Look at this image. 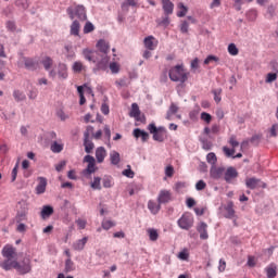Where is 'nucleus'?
<instances>
[{"label":"nucleus","instance_id":"nucleus-14","mask_svg":"<svg viewBox=\"0 0 278 278\" xmlns=\"http://www.w3.org/2000/svg\"><path fill=\"white\" fill-rule=\"evenodd\" d=\"M105 157H108V150L104 147H99L96 150V160L98 164H103L105 162Z\"/></svg>","mask_w":278,"mask_h":278},{"label":"nucleus","instance_id":"nucleus-1","mask_svg":"<svg viewBox=\"0 0 278 278\" xmlns=\"http://www.w3.org/2000/svg\"><path fill=\"white\" fill-rule=\"evenodd\" d=\"M83 55L88 62H93V64H98V68L100 71H104L105 66H108V62H110L109 56L101 58L99 51L89 48L83 50Z\"/></svg>","mask_w":278,"mask_h":278},{"label":"nucleus","instance_id":"nucleus-46","mask_svg":"<svg viewBox=\"0 0 278 278\" xmlns=\"http://www.w3.org/2000/svg\"><path fill=\"white\" fill-rule=\"evenodd\" d=\"M91 188H93L94 190H101V177H94L91 184Z\"/></svg>","mask_w":278,"mask_h":278},{"label":"nucleus","instance_id":"nucleus-38","mask_svg":"<svg viewBox=\"0 0 278 278\" xmlns=\"http://www.w3.org/2000/svg\"><path fill=\"white\" fill-rule=\"evenodd\" d=\"M41 64H43V68L46 71H49V68H51L53 66V59H51L50 56H46L42 61Z\"/></svg>","mask_w":278,"mask_h":278},{"label":"nucleus","instance_id":"nucleus-10","mask_svg":"<svg viewBox=\"0 0 278 278\" xmlns=\"http://www.w3.org/2000/svg\"><path fill=\"white\" fill-rule=\"evenodd\" d=\"M143 43L148 51H155V49H157L159 41L155 39V37L148 36L144 38Z\"/></svg>","mask_w":278,"mask_h":278},{"label":"nucleus","instance_id":"nucleus-49","mask_svg":"<svg viewBox=\"0 0 278 278\" xmlns=\"http://www.w3.org/2000/svg\"><path fill=\"white\" fill-rule=\"evenodd\" d=\"M265 81L266 84H273V81H277V73H268Z\"/></svg>","mask_w":278,"mask_h":278},{"label":"nucleus","instance_id":"nucleus-28","mask_svg":"<svg viewBox=\"0 0 278 278\" xmlns=\"http://www.w3.org/2000/svg\"><path fill=\"white\" fill-rule=\"evenodd\" d=\"M75 15L79 18V21H86V9L84 7H77L75 9Z\"/></svg>","mask_w":278,"mask_h":278},{"label":"nucleus","instance_id":"nucleus-57","mask_svg":"<svg viewBox=\"0 0 278 278\" xmlns=\"http://www.w3.org/2000/svg\"><path fill=\"white\" fill-rule=\"evenodd\" d=\"M237 177H238V175H225L224 179H225V181H227V184H233V181H236Z\"/></svg>","mask_w":278,"mask_h":278},{"label":"nucleus","instance_id":"nucleus-16","mask_svg":"<svg viewBox=\"0 0 278 278\" xmlns=\"http://www.w3.org/2000/svg\"><path fill=\"white\" fill-rule=\"evenodd\" d=\"M197 231L200 233L201 240H207V238H210V235H207V224L205 222L199 224Z\"/></svg>","mask_w":278,"mask_h":278},{"label":"nucleus","instance_id":"nucleus-42","mask_svg":"<svg viewBox=\"0 0 278 278\" xmlns=\"http://www.w3.org/2000/svg\"><path fill=\"white\" fill-rule=\"evenodd\" d=\"M235 1V8L238 12L242 10V3H251L253 0H233Z\"/></svg>","mask_w":278,"mask_h":278},{"label":"nucleus","instance_id":"nucleus-54","mask_svg":"<svg viewBox=\"0 0 278 278\" xmlns=\"http://www.w3.org/2000/svg\"><path fill=\"white\" fill-rule=\"evenodd\" d=\"M206 187H207V184H205L203 180H199L195 184V190L198 191L205 190Z\"/></svg>","mask_w":278,"mask_h":278},{"label":"nucleus","instance_id":"nucleus-44","mask_svg":"<svg viewBox=\"0 0 278 278\" xmlns=\"http://www.w3.org/2000/svg\"><path fill=\"white\" fill-rule=\"evenodd\" d=\"M223 151L226 155V157H233V155H236V149H229L228 147H224Z\"/></svg>","mask_w":278,"mask_h":278},{"label":"nucleus","instance_id":"nucleus-30","mask_svg":"<svg viewBox=\"0 0 278 278\" xmlns=\"http://www.w3.org/2000/svg\"><path fill=\"white\" fill-rule=\"evenodd\" d=\"M53 214V206L51 205H45L41 210V217L42 218H49Z\"/></svg>","mask_w":278,"mask_h":278},{"label":"nucleus","instance_id":"nucleus-45","mask_svg":"<svg viewBox=\"0 0 278 278\" xmlns=\"http://www.w3.org/2000/svg\"><path fill=\"white\" fill-rule=\"evenodd\" d=\"M110 71H111L114 75H116V74L119 73V71H121V65H118V63H116V62H112V63H110Z\"/></svg>","mask_w":278,"mask_h":278},{"label":"nucleus","instance_id":"nucleus-9","mask_svg":"<svg viewBox=\"0 0 278 278\" xmlns=\"http://www.w3.org/2000/svg\"><path fill=\"white\" fill-rule=\"evenodd\" d=\"M18 262L14 261L13 258H5L4 261H0V268L3 270H12V268L16 270Z\"/></svg>","mask_w":278,"mask_h":278},{"label":"nucleus","instance_id":"nucleus-6","mask_svg":"<svg viewBox=\"0 0 278 278\" xmlns=\"http://www.w3.org/2000/svg\"><path fill=\"white\" fill-rule=\"evenodd\" d=\"M211 173L212 175H238V172H236V168L233 167L225 168V166L223 165H219V166L214 165L213 167H211Z\"/></svg>","mask_w":278,"mask_h":278},{"label":"nucleus","instance_id":"nucleus-8","mask_svg":"<svg viewBox=\"0 0 278 278\" xmlns=\"http://www.w3.org/2000/svg\"><path fill=\"white\" fill-rule=\"evenodd\" d=\"M84 162H86L87 165V173H89V175H92V173H97V161L94 160V156L92 155H86L84 157Z\"/></svg>","mask_w":278,"mask_h":278},{"label":"nucleus","instance_id":"nucleus-59","mask_svg":"<svg viewBox=\"0 0 278 278\" xmlns=\"http://www.w3.org/2000/svg\"><path fill=\"white\" fill-rule=\"evenodd\" d=\"M190 25L188 24V22H182L180 25V31L182 34H188V29H189Z\"/></svg>","mask_w":278,"mask_h":278},{"label":"nucleus","instance_id":"nucleus-63","mask_svg":"<svg viewBox=\"0 0 278 278\" xmlns=\"http://www.w3.org/2000/svg\"><path fill=\"white\" fill-rule=\"evenodd\" d=\"M56 116H58L61 121H66V118H68V115H66V113H64V111H62V110L58 111Z\"/></svg>","mask_w":278,"mask_h":278},{"label":"nucleus","instance_id":"nucleus-20","mask_svg":"<svg viewBox=\"0 0 278 278\" xmlns=\"http://www.w3.org/2000/svg\"><path fill=\"white\" fill-rule=\"evenodd\" d=\"M14 253H16V249H14L12 245H5L2 249V256L5 258H14Z\"/></svg>","mask_w":278,"mask_h":278},{"label":"nucleus","instance_id":"nucleus-23","mask_svg":"<svg viewBox=\"0 0 278 278\" xmlns=\"http://www.w3.org/2000/svg\"><path fill=\"white\" fill-rule=\"evenodd\" d=\"M73 73H84L86 71V65L81 61H75L72 65Z\"/></svg>","mask_w":278,"mask_h":278},{"label":"nucleus","instance_id":"nucleus-61","mask_svg":"<svg viewBox=\"0 0 278 278\" xmlns=\"http://www.w3.org/2000/svg\"><path fill=\"white\" fill-rule=\"evenodd\" d=\"M112 178H110V177H106V178H104L103 179V187L104 188H112Z\"/></svg>","mask_w":278,"mask_h":278},{"label":"nucleus","instance_id":"nucleus-27","mask_svg":"<svg viewBox=\"0 0 278 278\" xmlns=\"http://www.w3.org/2000/svg\"><path fill=\"white\" fill-rule=\"evenodd\" d=\"M161 207L162 206H161L160 202L159 203H155L153 201L148 202V210H150V212L152 214H157V212H160Z\"/></svg>","mask_w":278,"mask_h":278},{"label":"nucleus","instance_id":"nucleus-17","mask_svg":"<svg viewBox=\"0 0 278 278\" xmlns=\"http://www.w3.org/2000/svg\"><path fill=\"white\" fill-rule=\"evenodd\" d=\"M132 136L135 138H141V142H147L149 140V132L140 129V128H136L134 131H132Z\"/></svg>","mask_w":278,"mask_h":278},{"label":"nucleus","instance_id":"nucleus-39","mask_svg":"<svg viewBox=\"0 0 278 278\" xmlns=\"http://www.w3.org/2000/svg\"><path fill=\"white\" fill-rule=\"evenodd\" d=\"M75 270V263L71 258L65 261V273H73Z\"/></svg>","mask_w":278,"mask_h":278},{"label":"nucleus","instance_id":"nucleus-56","mask_svg":"<svg viewBox=\"0 0 278 278\" xmlns=\"http://www.w3.org/2000/svg\"><path fill=\"white\" fill-rule=\"evenodd\" d=\"M178 257L179 260H182L184 262H186L190 257V254L188 253V251L184 250L179 252Z\"/></svg>","mask_w":278,"mask_h":278},{"label":"nucleus","instance_id":"nucleus-52","mask_svg":"<svg viewBox=\"0 0 278 278\" xmlns=\"http://www.w3.org/2000/svg\"><path fill=\"white\" fill-rule=\"evenodd\" d=\"M201 118L204 121V123H207V125L212 123V115L210 113H201Z\"/></svg>","mask_w":278,"mask_h":278},{"label":"nucleus","instance_id":"nucleus-43","mask_svg":"<svg viewBox=\"0 0 278 278\" xmlns=\"http://www.w3.org/2000/svg\"><path fill=\"white\" fill-rule=\"evenodd\" d=\"M15 218L16 223H22V220H25V218H27V211H18Z\"/></svg>","mask_w":278,"mask_h":278},{"label":"nucleus","instance_id":"nucleus-35","mask_svg":"<svg viewBox=\"0 0 278 278\" xmlns=\"http://www.w3.org/2000/svg\"><path fill=\"white\" fill-rule=\"evenodd\" d=\"M147 231L152 242L157 241V238H160V233H157V230L155 228H149Z\"/></svg>","mask_w":278,"mask_h":278},{"label":"nucleus","instance_id":"nucleus-64","mask_svg":"<svg viewBox=\"0 0 278 278\" xmlns=\"http://www.w3.org/2000/svg\"><path fill=\"white\" fill-rule=\"evenodd\" d=\"M186 203L187 207H194V205H197V201H194L192 198H188Z\"/></svg>","mask_w":278,"mask_h":278},{"label":"nucleus","instance_id":"nucleus-2","mask_svg":"<svg viewBox=\"0 0 278 278\" xmlns=\"http://www.w3.org/2000/svg\"><path fill=\"white\" fill-rule=\"evenodd\" d=\"M168 75L172 81H180V84H186L190 73L186 72L184 65H176L169 70Z\"/></svg>","mask_w":278,"mask_h":278},{"label":"nucleus","instance_id":"nucleus-21","mask_svg":"<svg viewBox=\"0 0 278 278\" xmlns=\"http://www.w3.org/2000/svg\"><path fill=\"white\" fill-rule=\"evenodd\" d=\"M24 66L27 71H36L38 68V61L34 59H25Z\"/></svg>","mask_w":278,"mask_h":278},{"label":"nucleus","instance_id":"nucleus-24","mask_svg":"<svg viewBox=\"0 0 278 278\" xmlns=\"http://www.w3.org/2000/svg\"><path fill=\"white\" fill-rule=\"evenodd\" d=\"M162 3L165 14H172L175 9V4H173L170 0H163Z\"/></svg>","mask_w":278,"mask_h":278},{"label":"nucleus","instance_id":"nucleus-31","mask_svg":"<svg viewBox=\"0 0 278 278\" xmlns=\"http://www.w3.org/2000/svg\"><path fill=\"white\" fill-rule=\"evenodd\" d=\"M206 162L207 164H211V168L213 166H216V162H218V157L216 156V153L211 152L206 155Z\"/></svg>","mask_w":278,"mask_h":278},{"label":"nucleus","instance_id":"nucleus-40","mask_svg":"<svg viewBox=\"0 0 278 278\" xmlns=\"http://www.w3.org/2000/svg\"><path fill=\"white\" fill-rule=\"evenodd\" d=\"M213 94L215 103H220V101L223 100V98L220 97V94H223V89H214Z\"/></svg>","mask_w":278,"mask_h":278},{"label":"nucleus","instance_id":"nucleus-26","mask_svg":"<svg viewBox=\"0 0 278 278\" xmlns=\"http://www.w3.org/2000/svg\"><path fill=\"white\" fill-rule=\"evenodd\" d=\"M177 112H179V106H177L175 103H172L166 114L167 121H172L173 115L177 114Z\"/></svg>","mask_w":278,"mask_h":278},{"label":"nucleus","instance_id":"nucleus-4","mask_svg":"<svg viewBox=\"0 0 278 278\" xmlns=\"http://www.w3.org/2000/svg\"><path fill=\"white\" fill-rule=\"evenodd\" d=\"M148 131L153 134V140L156 142H164V134H166V128L155 126V124H149Z\"/></svg>","mask_w":278,"mask_h":278},{"label":"nucleus","instance_id":"nucleus-22","mask_svg":"<svg viewBox=\"0 0 278 278\" xmlns=\"http://www.w3.org/2000/svg\"><path fill=\"white\" fill-rule=\"evenodd\" d=\"M88 242V237H84L80 240H77L76 242L73 243V249L74 251H84V248L86 247Z\"/></svg>","mask_w":278,"mask_h":278},{"label":"nucleus","instance_id":"nucleus-48","mask_svg":"<svg viewBox=\"0 0 278 278\" xmlns=\"http://www.w3.org/2000/svg\"><path fill=\"white\" fill-rule=\"evenodd\" d=\"M115 223L112 220H103L102 222V228L105 229V231H108L109 229H112V227H115Z\"/></svg>","mask_w":278,"mask_h":278},{"label":"nucleus","instance_id":"nucleus-60","mask_svg":"<svg viewBox=\"0 0 278 278\" xmlns=\"http://www.w3.org/2000/svg\"><path fill=\"white\" fill-rule=\"evenodd\" d=\"M225 268H227V263L222 258L219 260V266H218L219 273H225Z\"/></svg>","mask_w":278,"mask_h":278},{"label":"nucleus","instance_id":"nucleus-18","mask_svg":"<svg viewBox=\"0 0 278 278\" xmlns=\"http://www.w3.org/2000/svg\"><path fill=\"white\" fill-rule=\"evenodd\" d=\"M224 210L226 212L225 218H229L230 220L233 219V217L236 216V210H233V202H228Z\"/></svg>","mask_w":278,"mask_h":278},{"label":"nucleus","instance_id":"nucleus-34","mask_svg":"<svg viewBox=\"0 0 278 278\" xmlns=\"http://www.w3.org/2000/svg\"><path fill=\"white\" fill-rule=\"evenodd\" d=\"M178 12H177V16L179 18H184V16H186V14H188V7L184 5L182 2L178 3Z\"/></svg>","mask_w":278,"mask_h":278},{"label":"nucleus","instance_id":"nucleus-15","mask_svg":"<svg viewBox=\"0 0 278 278\" xmlns=\"http://www.w3.org/2000/svg\"><path fill=\"white\" fill-rule=\"evenodd\" d=\"M37 187H36V193L37 194H45L47 190V178L45 177H38L37 178Z\"/></svg>","mask_w":278,"mask_h":278},{"label":"nucleus","instance_id":"nucleus-55","mask_svg":"<svg viewBox=\"0 0 278 278\" xmlns=\"http://www.w3.org/2000/svg\"><path fill=\"white\" fill-rule=\"evenodd\" d=\"M63 168H66V161H61L55 165V170L62 173Z\"/></svg>","mask_w":278,"mask_h":278},{"label":"nucleus","instance_id":"nucleus-32","mask_svg":"<svg viewBox=\"0 0 278 278\" xmlns=\"http://www.w3.org/2000/svg\"><path fill=\"white\" fill-rule=\"evenodd\" d=\"M50 149L52 153H62V151H64V144H61L58 141H54L52 142Z\"/></svg>","mask_w":278,"mask_h":278},{"label":"nucleus","instance_id":"nucleus-11","mask_svg":"<svg viewBox=\"0 0 278 278\" xmlns=\"http://www.w3.org/2000/svg\"><path fill=\"white\" fill-rule=\"evenodd\" d=\"M170 201H173V195L170 194V191L162 190L159 194L157 203L162 205V204L170 203Z\"/></svg>","mask_w":278,"mask_h":278},{"label":"nucleus","instance_id":"nucleus-19","mask_svg":"<svg viewBox=\"0 0 278 278\" xmlns=\"http://www.w3.org/2000/svg\"><path fill=\"white\" fill-rule=\"evenodd\" d=\"M58 75L60 79H66L68 77V66L64 63H60L58 67Z\"/></svg>","mask_w":278,"mask_h":278},{"label":"nucleus","instance_id":"nucleus-13","mask_svg":"<svg viewBox=\"0 0 278 278\" xmlns=\"http://www.w3.org/2000/svg\"><path fill=\"white\" fill-rule=\"evenodd\" d=\"M84 147L86 153H92V149H94V143L90 140V132L88 130L84 132Z\"/></svg>","mask_w":278,"mask_h":278},{"label":"nucleus","instance_id":"nucleus-25","mask_svg":"<svg viewBox=\"0 0 278 278\" xmlns=\"http://www.w3.org/2000/svg\"><path fill=\"white\" fill-rule=\"evenodd\" d=\"M110 160H111V164H113V166H118V164L121 163V153H118L116 151H112L110 153Z\"/></svg>","mask_w":278,"mask_h":278},{"label":"nucleus","instance_id":"nucleus-37","mask_svg":"<svg viewBox=\"0 0 278 278\" xmlns=\"http://www.w3.org/2000/svg\"><path fill=\"white\" fill-rule=\"evenodd\" d=\"M13 97H14L15 101H17V102L25 101L27 99L25 93L20 90L13 91Z\"/></svg>","mask_w":278,"mask_h":278},{"label":"nucleus","instance_id":"nucleus-29","mask_svg":"<svg viewBox=\"0 0 278 278\" xmlns=\"http://www.w3.org/2000/svg\"><path fill=\"white\" fill-rule=\"evenodd\" d=\"M266 274L267 278H275L277 277V266L275 264H271L270 266L266 267Z\"/></svg>","mask_w":278,"mask_h":278},{"label":"nucleus","instance_id":"nucleus-58","mask_svg":"<svg viewBox=\"0 0 278 278\" xmlns=\"http://www.w3.org/2000/svg\"><path fill=\"white\" fill-rule=\"evenodd\" d=\"M197 68H199V58H195L191 61V71L197 73Z\"/></svg>","mask_w":278,"mask_h":278},{"label":"nucleus","instance_id":"nucleus-12","mask_svg":"<svg viewBox=\"0 0 278 278\" xmlns=\"http://www.w3.org/2000/svg\"><path fill=\"white\" fill-rule=\"evenodd\" d=\"M97 48L103 55H100V58H108V53H110V43L103 39H100L97 43Z\"/></svg>","mask_w":278,"mask_h":278},{"label":"nucleus","instance_id":"nucleus-47","mask_svg":"<svg viewBox=\"0 0 278 278\" xmlns=\"http://www.w3.org/2000/svg\"><path fill=\"white\" fill-rule=\"evenodd\" d=\"M91 31H94V25L90 22H87L84 26V34H91Z\"/></svg>","mask_w":278,"mask_h":278},{"label":"nucleus","instance_id":"nucleus-33","mask_svg":"<svg viewBox=\"0 0 278 278\" xmlns=\"http://www.w3.org/2000/svg\"><path fill=\"white\" fill-rule=\"evenodd\" d=\"M130 116L132 118H139L140 117V108L138 106V103H132L131 104Z\"/></svg>","mask_w":278,"mask_h":278},{"label":"nucleus","instance_id":"nucleus-62","mask_svg":"<svg viewBox=\"0 0 278 278\" xmlns=\"http://www.w3.org/2000/svg\"><path fill=\"white\" fill-rule=\"evenodd\" d=\"M211 62H218V58H216L215 55H208V56L204 60V64H210Z\"/></svg>","mask_w":278,"mask_h":278},{"label":"nucleus","instance_id":"nucleus-36","mask_svg":"<svg viewBox=\"0 0 278 278\" xmlns=\"http://www.w3.org/2000/svg\"><path fill=\"white\" fill-rule=\"evenodd\" d=\"M80 25L77 21H74L71 25V34L72 36H79Z\"/></svg>","mask_w":278,"mask_h":278},{"label":"nucleus","instance_id":"nucleus-50","mask_svg":"<svg viewBox=\"0 0 278 278\" xmlns=\"http://www.w3.org/2000/svg\"><path fill=\"white\" fill-rule=\"evenodd\" d=\"M212 147H213V144L210 140H207V139L202 140V149H204V151L212 150Z\"/></svg>","mask_w":278,"mask_h":278},{"label":"nucleus","instance_id":"nucleus-41","mask_svg":"<svg viewBox=\"0 0 278 278\" xmlns=\"http://www.w3.org/2000/svg\"><path fill=\"white\" fill-rule=\"evenodd\" d=\"M228 53L230 55H238V53H240V50H238V47H236V43H230L228 46Z\"/></svg>","mask_w":278,"mask_h":278},{"label":"nucleus","instance_id":"nucleus-53","mask_svg":"<svg viewBox=\"0 0 278 278\" xmlns=\"http://www.w3.org/2000/svg\"><path fill=\"white\" fill-rule=\"evenodd\" d=\"M66 53H67V58H75V52L73 51V46L72 45H66L64 47Z\"/></svg>","mask_w":278,"mask_h":278},{"label":"nucleus","instance_id":"nucleus-3","mask_svg":"<svg viewBox=\"0 0 278 278\" xmlns=\"http://www.w3.org/2000/svg\"><path fill=\"white\" fill-rule=\"evenodd\" d=\"M178 227L180 229H185V231H188L192 229V226L194 225V217H192L191 213H185L182 216L178 219Z\"/></svg>","mask_w":278,"mask_h":278},{"label":"nucleus","instance_id":"nucleus-7","mask_svg":"<svg viewBox=\"0 0 278 278\" xmlns=\"http://www.w3.org/2000/svg\"><path fill=\"white\" fill-rule=\"evenodd\" d=\"M245 185H247V188H250V190H255V188H266V182L255 177L247 178Z\"/></svg>","mask_w":278,"mask_h":278},{"label":"nucleus","instance_id":"nucleus-51","mask_svg":"<svg viewBox=\"0 0 278 278\" xmlns=\"http://www.w3.org/2000/svg\"><path fill=\"white\" fill-rule=\"evenodd\" d=\"M228 144L232 147V149H236L237 147H240V142L236 139V136H231L228 140Z\"/></svg>","mask_w":278,"mask_h":278},{"label":"nucleus","instance_id":"nucleus-5","mask_svg":"<svg viewBox=\"0 0 278 278\" xmlns=\"http://www.w3.org/2000/svg\"><path fill=\"white\" fill-rule=\"evenodd\" d=\"M15 270H17L20 275L31 273V260H29V257H24L21 263L17 262Z\"/></svg>","mask_w":278,"mask_h":278}]
</instances>
